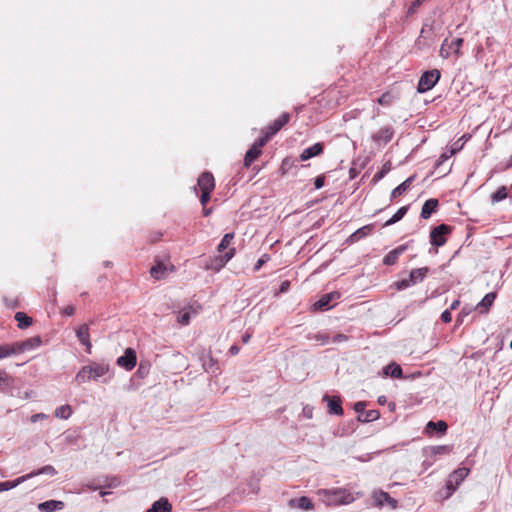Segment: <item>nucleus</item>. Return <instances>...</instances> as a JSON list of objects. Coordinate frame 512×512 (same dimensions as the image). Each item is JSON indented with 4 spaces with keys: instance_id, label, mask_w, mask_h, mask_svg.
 I'll use <instances>...</instances> for the list:
<instances>
[{
    "instance_id": "obj_1",
    "label": "nucleus",
    "mask_w": 512,
    "mask_h": 512,
    "mask_svg": "<svg viewBox=\"0 0 512 512\" xmlns=\"http://www.w3.org/2000/svg\"><path fill=\"white\" fill-rule=\"evenodd\" d=\"M108 371L109 366L107 364L92 363L82 367L76 374L75 380L79 383H84L91 379L97 381L99 378L107 374Z\"/></svg>"
},
{
    "instance_id": "obj_2",
    "label": "nucleus",
    "mask_w": 512,
    "mask_h": 512,
    "mask_svg": "<svg viewBox=\"0 0 512 512\" xmlns=\"http://www.w3.org/2000/svg\"><path fill=\"white\" fill-rule=\"evenodd\" d=\"M323 501L328 506L345 505L354 501L353 495L345 489L324 490Z\"/></svg>"
},
{
    "instance_id": "obj_3",
    "label": "nucleus",
    "mask_w": 512,
    "mask_h": 512,
    "mask_svg": "<svg viewBox=\"0 0 512 512\" xmlns=\"http://www.w3.org/2000/svg\"><path fill=\"white\" fill-rule=\"evenodd\" d=\"M370 506L378 509L387 508L389 510H395L398 508V501L390 496L389 493L383 490H374L370 497Z\"/></svg>"
},
{
    "instance_id": "obj_4",
    "label": "nucleus",
    "mask_w": 512,
    "mask_h": 512,
    "mask_svg": "<svg viewBox=\"0 0 512 512\" xmlns=\"http://www.w3.org/2000/svg\"><path fill=\"white\" fill-rule=\"evenodd\" d=\"M428 272V267L412 269L410 271L409 277L406 279L396 281L394 283V287L397 290H404L410 286L416 285L424 280Z\"/></svg>"
},
{
    "instance_id": "obj_5",
    "label": "nucleus",
    "mask_w": 512,
    "mask_h": 512,
    "mask_svg": "<svg viewBox=\"0 0 512 512\" xmlns=\"http://www.w3.org/2000/svg\"><path fill=\"white\" fill-rule=\"evenodd\" d=\"M440 79V71L432 69L425 71L419 79L417 90L419 93H424L431 90Z\"/></svg>"
},
{
    "instance_id": "obj_6",
    "label": "nucleus",
    "mask_w": 512,
    "mask_h": 512,
    "mask_svg": "<svg viewBox=\"0 0 512 512\" xmlns=\"http://www.w3.org/2000/svg\"><path fill=\"white\" fill-rule=\"evenodd\" d=\"M451 231V226L447 224L434 227L430 232V243L436 247L443 246L446 243V235L450 234Z\"/></svg>"
},
{
    "instance_id": "obj_7",
    "label": "nucleus",
    "mask_w": 512,
    "mask_h": 512,
    "mask_svg": "<svg viewBox=\"0 0 512 512\" xmlns=\"http://www.w3.org/2000/svg\"><path fill=\"white\" fill-rule=\"evenodd\" d=\"M137 363L136 352L133 348H127L122 356L117 359V365L127 371H131Z\"/></svg>"
},
{
    "instance_id": "obj_8",
    "label": "nucleus",
    "mask_w": 512,
    "mask_h": 512,
    "mask_svg": "<svg viewBox=\"0 0 512 512\" xmlns=\"http://www.w3.org/2000/svg\"><path fill=\"white\" fill-rule=\"evenodd\" d=\"M394 135V130L390 126L382 127L379 131L372 135V141L378 145L383 146L391 141Z\"/></svg>"
},
{
    "instance_id": "obj_9",
    "label": "nucleus",
    "mask_w": 512,
    "mask_h": 512,
    "mask_svg": "<svg viewBox=\"0 0 512 512\" xmlns=\"http://www.w3.org/2000/svg\"><path fill=\"white\" fill-rule=\"evenodd\" d=\"M14 344L18 355L25 351H30L39 347L42 344V339L40 336H33L26 340L15 342Z\"/></svg>"
},
{
    "instance_id": "obj_10",
    "label": "nucleus",
    "mask_w": 512,
    "mask_h": 512,
    "mask_svg": "<svg viewBox=\"0 0 512 512\" xmlns=\"http://www.w3.org/2000/svg\"><path fill=\"white\" fill-rule=\"evenodd\" d=\"M340 293L337 291H333L327 294H324L320 297L318 301L314 303V308L318 310H328L333 307L331 304L333 301H336L340 298Z\"/></svg>"
},
{
    "instance_id": "obj_11",
    "label": "nucleus",
    "mask_w": 512,
    "mask_h": 512,
    "mask_svg": "<svg viewBox=\"0 0 512 512\" xmlns=\"http://www.w3.org/2000/svg\"><path fill=\"white\" fill-rule=\"evenodd\" d=\"M323 400L327 401V403H328V413L329 414H333V415H337V416L343 415L344 411L342 408V401L339 396L330 397L328 395H324Z\"/></svg>"
},
{
    "instance_id": "obj_12",
    "label": "nucleus",
    "mask_w": 512,
    "mask_h": 512,
    "mask_svg": "<svg viewBox=\"0 0 512 512\" xmlns=\"http://www.w3.org/2000/svg\"><path fill=\"white\" fill-rule=\"evenodd\" d=\"M200 360L202 362V368L205 372L217 375L219 373V367L216 365V361L211 356L210 352H203Z\"/></svg>"
},
{
    "instance_id": "obj_13",
    "label": "nucleus",
    "mask_w": 512,
    "mask_h": 512,
    "mask_svg": "<svg viewBox=\"0 0 512 512\" xmlns=\"http://www.w3.org/2000/svg\"><path fill=\"white\" fill-rule=\"evenodd\" d=\"M408 249V244H402L395 249L391 250L383 258V264L387 266L394 265L399 257Z\"/></svg>"
},
{
    "instance_id": "obj_14",
    "label": "nucleus",
    "mask_w": 512,
    "mask_h": 512,
    "mask_svg": "<svg viewBox=\"0 0 512 512\" xmlns=\"http://www.w3.org/2000/svg\"><path fill=\"white\" fill-rule=\"evenodd\" d=\"M76 336L79 340V342L86 347V351L88 353L91 352L92 344L90 341V334H89V326L88 324H83L79 326L76 329Z\"/></svg>"
},
{
    "instance_id": "obj_15",
    "label": "nucleus",
    "mask_w": 512,
    "mask_h": 512,
    "mask_svg": "<svg viewBox=\"0 0 512 512\" xmlns=\"http://www.w3.org/2000/svg\"><path fill=\"white\" fill-rule=\"evenodd\" d=\"M288 506L292 509H299V510H303V511H308V510L313 509L312 501L306 496H301L299 498H291L288 501Z\"/></svg>"
},
{
    "instance_id": "obj_16",
    "label": "nucleus",
    "mask_w": 512,
    "mask_h": 512,
    "mask_svg": "<svg viewBox=\"0 0 512 512\" xmlns=\"http://www.w3.org/2000/svg\"><path fill=\"white\" fill-rule=\"evenodd\" d=\"M198 186L201 191L212 192L215 188L213 175L210 172H203L198 178Z\"/></svg>"
},
{
    "instance_id": "obj_17",
    "label": "nucleus",
    "mask_w": 512,
    "mask_h": 512,
    "mask_svg": "<svg viewBox=\"0 0 512 512\" xmlns=\"http://www.w3.org/2000/svg\"><path fill=\"white\" fill-rule=\"evenodd\" d=\"M56 474H57V471L52 465H46L40 469L33 470L32 472H30L27 475L18 477L15 480H29L30 478H33V477H36L39 475H46V476L53 477Z\"/></svg>"
},
{
    "instance_id": "obj_18",
    "label": "nucleus",
    "mask_w": 512,
    "mask_h": 512,
    "mask_svg": "<svg viewBox=\"0 0 512 512\" xmlns=\"http://www.w3.org/2000/svg\"><path fill=\"white\" fill-rule=\"evenodd\" d=\"M461 482H446L444 490H439L435 494L436 501L448 499L457 489Z\"/></svg>"
},
{
    "instance_id": "obj_19",
    "label": "nucleus",
    "mask_w": 512,
    "mask_h": 512,
    "mask_svg": "<svg viewBox=\"0 0 512 512\" xmlns=\"http://www.w3.org/2000/svg\"><path fill=\"white\" fill-rule=\"evenodd\" d=\"M290 120V114L289 113H283L279 118L273 121L271 125L267 127V132L270 135H275L278 131L282 129Z\"/></svg>"
},
{
    "instance_id": "obj_20",
    "label": "nucleus",
    "mask_w": 512,
    "mask_h": 512,
    "mask_svg": "<svg viewBox=\"0 0 512 512\" xmlns=\"http://www.w3.org/2000/svg\"><path fill=\"white\" fill-rule=\"evenodd\" d=\"M324 146L322 143H315L314 145L304 149L300 154L301 161L309 160L315 156L323 153Z\"/></svg>"
},
{
    "instance_id": "obj_21",
    "label": "nucleus",
    "mask_w": 512,
    "mask_h": 512,
    "mask_svg": "<svg viewBox=\"0 0 512 512\" xmlns=\"http://www.w3.org/2000/svg\"><path fill=\"white\" fill-rule=\"evenodd\" d=\"M172 505L166 497H161L155 501L146 512H171Z\"/></svg>"
},
{
    "instance_id": "obj_22",
    "label": "nucleus",
    "mask_w": 512,
    "mask_h": 512,
    "mask_svg": "<svg viewBox=\"0 0 512 512\" xmlns=\"http://www.w3.org/2000/svg\"><path fill=\"white\" fill-rule=\"evenodd\" d=\"M496 293L495 292H489L487 293L483 299L477 304L476 309L480 313H487L490 309V307L493 305L495 299H496Z\"/></svg>"
},
{
    "instance_id": "obj_23",
    "label": "nucleus",
    "mask_w": 512,
    "mask_h": 512,
    "mask_svg": "<svg viewBox=\"0 0 512 512\" xmlns=\"http://www.w3.org/2000/svg\"><path fill=\"white\" fill-rule=\"evenodd\" d=\"M64 508V503L57 500H48L38 504V510L41 512H54Z\"/></svg>"
},
{
    "instance_id": "obj_24",
    "label": "nucleus",
    "mask_w": 512,
    "mask_h": 512,
    "mask_svg": "<svg viewBox=\"0 0 512 512\" xmlns=\"http://www.w3.org/2000/svg\"><path fill=\"white\" fill-rule=\"evenodd\" d=\"M438 207V200L431 198L424 202L421 210V218L428 219L431 217L432 213L436 211Z\"/></svg>"
},
{
    "instance_id": "obj_25",
    "label": "nucleus",
    "mask_w": 512,
    "mask_h": 512,
    "mask_svg": "<svg viewBox=\"0 0 512 512\" xmlns=\"http://www.w3.org/2000/svg\"><path fill=\"white\" fill-rule=\"evenodd\" d=\"M383 373L386 376H390L392 378H397V379H402L404 377L401 366L395 362H392V363L388 364L387 366H385L383 368Z\"/></svg>"
},
{
    "instance_id": "obj_26",
    "label": "nucleus",
    "mask_w": 512,
    "mask_h": 512,
    "mask_svg": "<svg viewBox=\"0 0 512 512\" xmlns=\"http://www.w3.org/2000/svg\"><path fill=\"white\" fill-rule=\"evenodd\" d=\"M372 229H373V225L372 224L365 225V226L357 229L354 233H352L349 236L348 241L350 243L357 242L360 239H362V238L366 237L367 235H369L371 233Z\"/></svg>"
},
{
    "instance_id": "obj_27",
    "label": "nucleus",
    "mask_w": 512,
    "mask_h": 512,
    "mask_svg": "<svg viewBox=\"0 0 512 512\" xmlns=\"http://www.w3.org/2000/svg\"><path fill=\"white\" fill-rule=\"evenodd\" d=\"M414 180V176L408 177L405 181H403L400 185L392 190L391 198H396L404 194L407 189L411 186Z\"/></svg>"
},
{
    "instance_id": "obj_28",
    "label": "nucleus",
    "mask_w": 512,
    "mask_h": 512,
    "mask_svg": "<svg viewBox=\"0 0 512 512\" xmlns=\"http://www.w3.org/2000/svg\"><path fill=\"white\" fill-rule=\"evenodd\" d=\"M447 429H448V425L443 420H439L437 422L429 421L426 425L427 432L437 431L440 434H444L447 431Z\"/></svg>"
},
{
    "instance_id": "obj_29",
    "label": "nucleus",
    "mask_w": 512,
    "mask_h": 512,
    "mask_svg": "<svg viewBox=\"0 0 512 512\" xmlns=\"http://www.w3.org/2000/svg\"><path fill=\"white\" fill-rule=\"evenodd\" d=\"M261 154V150H258L253 145L248 149L244 157V166L249 167Z\"/></svg>"
},
{
    "instance_id": "obj_30",
    "label": "nucleus",
    "mask_w": 512,
    "mask_h": 512,
    "mask_svg": "<svg viewBox=\"0 0 512 512\" xmlns=\"http://www.w3.org/2000/svg\"><path fill=\"white\" fill-rule=\"evenodd\" d=\"M15 320L18 322L20 329L28 328L32 324V318L24 312H17L15 314Z\"/></svg>"
},
{
    "instance_id": "obj_31",
    "label": "nucleus",
    "mask_w": 512,
    "mask_h": 512,
    "mask_svg": "<svg viewBox=\"0 0 512 512\" xmlns=\"http://www.w3.org/2000/svg\"><path fill=\"white\" fill-rule=\"evenodd\" d=\"M409 206H403L397 210V212L384 223V227L391 226L400 221L407 213Z\"/></svg>"
},
{
    "instance_id": "obj_32",
    "label": "nucleus",
    "mask_w": 512,
    "mask_h": 512,
    "mask_svg": "<svg viewBox=\"0 0 512 512\" xmlns=\"http://www.w3.org/2000/svg\"><path fill=\"white\" fill-rule=\"evenodd\" d=\"M379 417L380 413L378 410H368L358 415V421L368 423L377 420Z\"/></svg>"
},
{
    "instance_id": "obj_33",
    "label": "nucleus",
    "mask_w": 512,
    "mask_h": 512,
    "mask_svg": "<svg viewBox=\"0 0 512 512\" xmlns=\"http://www.w3.org/2000/svg\"><path fill=\"white\" fill-rule=\"evenodd\" d=\"M12 355H17L14 343L0 345V359H4Z\"/></svg>"
},
{
    "instance_id": "obj_34",
    "label": "nucleus",
    "mask_w": 512,
    "mask_h": 512,
    "mask_svg": "<svg viewBox=\"0 0 512 512\" xmlns=\"http://www.w3.org/2000/svg\"><path fill=\"white\" fill-rule=\"evenodd\" d=\"M246 487L249 488L248 494H257L260 490L259 482H240V486L237 487L238 490L242 492H246Z\"/></svg>"
},
{
    "instance_id": "obj_35",
    "label": "nucleus",
    "mask_w": 512,
    "mask_h": 512,
    "mask_svg": "<svg viewBox=\"0 0 512 512\" xmlns=\"http://www.w3.org/2000/svg\"><path fill=\"white\" fill-rule=\"evenodd\" d=\"M507 196H508L507 187L501 186L491 195V202L497 203L499 201L506 199Z\"/></svg>"
},
{
    "instance_id": "obj_36",
    "label": "nucleus",
    "mask_w": 512,
    "mask_h": 512,
    "mask_svg": "<svg viewBox=\"0 0 512 512\" xmlns=\"http://www.w3.org/2000/svg\"><path fill=\"white\" fill-rule=\"evenodd\" d=\"M72 413L70 405H62L55 410V417L60 419H68Z\"/></svg>"
},
{
    "instance_id": "obj_37",
    "label": "nucleus",
    "mask_w": 512,
    "mask_h": 512,
    "mask_svg": "<svg viewBox=\"0 0 512 512\" xmlns=\"http://www.w3.org/2000/svg\"><path fill=\"white\" fill-rule=\"evenodd\" d=\"M464 40L462 38H453L449 40L448 49H451V51L456 54L460 55V48L463 45Z\"/></svg>"
},
{
    "instance_id": "obj_38",
    "label": "nucleus",
    "mask_w": 512,
    "mask_h": 512,
    "mask_svg": "<svg viewBox=\"0 0 512 512\" xmlns=\"http://www.w3.org/2000/svg\"><path fill=\"white\" fill-rule=\"evenodd\" d=\"M233 238H234V234L233 233H226L223 236L222 240L220 241V243H219V245L217 247L218 251L219 252L225 251L229 247V245L231 244V241L233 240Z\"/></svg>"
},
{
    "instance_id": "obj_39",
    "label": "nucleus",
    "mask_w": 512,
    "mask_h": 512,
    "mask_svg": "<svg viewBox=\"0 0 512 512\" xmlns=\"http://www.w3.org/2000/svg\"><path fill=\"white\" fill-rule=\"evenodd\" d=\"M469 473V468L460 467L452 473L451 477L453 478L452 480H465V478L468 477Z\"/></svg>"
},
{
    "instance_id": "obj_40",
    "label": "nucleus",
    "mask_w": 512,
    "mask_h": 512,
    "mask_svg": "<svg viewBox=\"0 0 512 512\" xmlns=\"http://www.w3.org/2000/svg\"><path fill=\"white\" fill-rule=\"evenodd\" d=\"M12 377L5 372H0V390L4 391L12 385Z\"/></svg>"
},
{
    "instance_id": "obj_41",
    "label": "nucleus",
    "mask_w": 512,
    "mask_h": 512,
    "mask_svg": "<svg viewBox=\"0 0 512 512\" xmlns=\"http://www.w3.org/2000/svg\"><path fill=\"white\" fill-rule=\"evenodd\" d=\"M309 340L316 341L319 345H326L329 343V336L321 333L308 335Z\"/></svg>"
},
{
    "instance_id": "obj_42",
    "label": "nucleus",
    "mask_w": 512,
    "mask_h": 512,
    "mask_svg": "<svg viewBox=\"0 0 512 512\" xmlns=\"http://www.w3.org/2000/svg\"><path fill=\"white\" fill-rule=\"evenodd\" d=\"M165 267L161 264H157L150 269V274L155 279H161L164 275Z\"/></svg>"
},
{
    "instance_id": "obj_43",
    "label": "nucleus",
    "mask_w": 512,
    "mask_h": 512,
    "mask_svg": "<svg viewBox=\"0 0 512 512\" xmlns=\"http://www.w3.org/2000/svg\"><path fill=\"white\" fill-rule=\"evenodd\" d=\"M451 449L452 448L448 445H438V446L431 447V453L433 455L446 454V453H449L451 451Z\"/></svg>"
},
{
    "instance_id": "obj_44",
    "label": "nucleus",
    "mask_w": 512,
    "mask_h": 512,
    "mask_svg": "<svg viewBox=\"0 0 512 512\" xmlns=\"http://www.w3.org/2000/svg\"><path fill=\"white\" fill-rule=\"evenodd\" d=\"M272 137L267 131L264 136L260 137L258 140L255 141L253 144L254 147H256L258 150H261L262 147L269 141V139Z\"/></svg>"
},
{
    "instance_id": "obj_45",
    "label": "nucleus",
    "mask_w": 512,
    "mask_h": 512,
    "mask_svg": "<svg viewBox=\"0 0 512 512\" xmlns=\"http://www.w3.org/2000/svg\"><path fill=\"white\" fill-rule=\"evenodd\" d=\"M448 44H449V39H445L441 45V48H440V56L442 58H448L450 56L451 53H453L451 51V49H448Z\"/></svg>"
},
{
    "instance_id": "obj_46",
    "label": "nucleus",
    "mask_w": 512,
    "mask_h": 512,
    "mask_svg": "<svg viewBox=\"0 0 512 512\" xmlns=\"http://www.w3.org/2000/svg\"><path fill=\"white\" fill-rule=\"evenodd\" d=\"M235 254V249L231 248L221 257L219 267L224 266Z\"/></svg>"
},
{
    "instance_id": "obj_47",
    "label": "nucleus",
    "mask_w": 512,
    "mask_h": 512,
    "mask_svg": "<svg viewBox=\"0 0 512 512\" xmlns=\"http://www.w3.org/2000/svg\"><path fill=\"white\" fill-rule=\"evenodd\" d=\"M426 0H414L407 10L408 15L414 14Z\"/></svg>"
},
{
    "instance_id": "obj_48",
    "label": "nucleus",
    "mask_w": 512,
    "mask_h": 512,
    "mask_svg": "<svg viewBox=\"0 0 512 512\" xmlns=\"http://www.w3.org/2000/svg\"><path fill=\"white\" fill-rule=\"evenodd\" d=\"M190 318H191L190 312L185 310L182 313H180V315L178 317V322L182 325H188L190 323Z\"/></svg>"
},
{
    "instance_id": "obj_49",
    "label": "nucleus",
    "mask_w": 512,
    "mask_h": 512,
    "mask_svg": "<svg viewBox=\"0 0 512 512\" xmlns=\"http://www.w3.org/2000/svg\"><path fill=\"white\" fill-rule=\"evenodd\" d=\"M391 101H392V96L389 93H385V94L381 95L377 100V102L383 106H389L391 104Z\"/></svg>"
},
{
    "instance_id": "obj_50",
    "label": "nucleus",
    "mask_w": 512,
    "mask_h": 512,
    "mask_svg": "<svg viewBox=\"0 0 512 512\" xmlns=\"http://www.w3.org/2000/svg\"><path fill=\"white\" fill-rule=\"evenodd\" d=\"M456 152L455 149H451L449 152H444L440 155L439 159L437 160V166L444 163L446 160H448L452 155H454Z\"/></svg>"
},
{
    "instance_id": "obj_51",
    "label": "nucleus",
    "mask_w": 512,
    "mask_h": 512,
    "mask_svg": "<svg viewBox=\"0 0 512 512\" xmlns=\"http://www.w3.org/2000/svg\"><path fill=\"white\" fill-rule=\"evenodd\" d=\"M270 259L269 255L267 254H263L259 259L258 261L256 262V264L254 265V271H258L260 270V268Z\"/></svg>"
},
{
    "instance_id": "obj_52",
    "label": "nucleus",
    "mask_w": 512,
    "mask_h": 512,
    "mask_svg": "<svg viewBox=\"0 0 512 512\" xmlns=\"http://www.w3.org/2000/svg\"><path fill=\"white\" fill-rule=\"evenodd\" d=\"M20 482H0V492L10 490L17 486Z\"/></svg>"
},
{
    "instance_id": "obj_53",
    "label": "nucleus",
    "mask_w": 512,
    "mask_h": 512,
    "mask_svg": "<svg viewBox=\"0 0 512 512\" xmlns=\"http://www.w3.org/2000/svg\"><path fill=\"white\" fill-rule=\"evenodd\" d=\"M210 194H211V192L201 191L200 203L203 206H205L209 202V200L211 198Z\"/></svg>"
},
{
    "instance_id": "obj_54",
    "label": "nucleus",
    "mask_w": 512,
    "mask_h": 512,
    "mask_svg": "<svg viewBox=\"0 0 512 512\" xmlns=\"http://www.w3.org/2000/svg\"><path fill=\"white\" fill-rule=\"evenodd\" d=\"M365 406H366L365 402H362V401L356 402L354 404V410H355V412L358 413V415L363 414V412L365 411Z\"/></svg>"
},
{
    "instance_id": "obj_55",
    "label": "nucleus",
    "mask_w": 512,
    "mask_h": 512,
    "mask_svg": "<svg viewBox=\"0 0 512 512\" xmlns=\"http://www.w3.org/2000/svg\"><path fill=\"white\" fill-rule=\"evenodd\" d=\"M441 320L444 323H449L452 320L451 311L449 309H446L441 314Z\"/></svg>"
},
{
    "instance_id": "obj_56",
    "label": "nucleus",
    "mask_w": 512,
    "mask_h": 512,
    "mask_svg": "<svg viewBox=\"0 0 512 512\" xmlns=\"http://www.w3.org/2000/svg\"><path fill=\"white\" fill-rule=\"evenodd\" d=\"M325 184V177L323 175L316 177L314 181V186L316 189H320Z\"/></svg>"
},
{
    "instance_id": "obj_57",
    "label": "nucleus",
    "mask_w": 512,
    "mask_h": 512,
    "mask_svg": "<svg viewBox=\"0 0 512 512\" xmlns=\"http://www.w3.org/2000/svg\"><path fill=\"white\" fill-rule=\"evenodd\" d=\"M48 416L44 413H37V414H34L30 417V421L32 423H36L38 422L39 420H43V419H46Z\"/></svg>"
},
{
    "instance_id": "obj_58",
    "label": "nucleus",
    "mask_w": 512,
    "mask_h": 512,
    "mask_svg": "<svg viewBox=\"0 0 512 512\" xmlns=\"http://www.w3.org/2000/svg\"><path fill=\"white\" fill-rule=\"evenodd\" d=\"M469 313H470V311H469V310H466L465 308H463V309L460 311V313H459V315H458V317H457V320H456V321H457V323H458V324H462L464 317L468 316V315H469Z\"/></svg>"
},
{
    "instance_id": "obj_59",
    "label": "nucleus",
    "mask_w": 512,
    "mask_h": 512,
    "mask_svg": "<svg viewBox=\"0 0 512 512\" xmlns=\"http://www.w3.org/2000/svg\"><path fill=\"white\" fill-rule=\"evenodd\" d=\"M75 313V308L72 305H68L63 309V314L66 316H72Z\"/></svg>"
},
{
    "instance_id": "obj_60",
    "label": "nucleus",
    "mask_w": 512,
    "mask_h": 512,
    "mask_svg": "<svg viewBox=\"0 0 512 512\" xmlns=\"http://www.w3.org/2000/svg\"><path fill=\"white\" fill-rule=\"evenodd\" d=\"M148 373V369L146 366H144L142 363L139 364V367L137 369V374H139L141 377H144Z\"/></svg>"
},
{
    "instance_id": "obj_61",
    "label": "nucleus",
    "mask_w": 512,
    "mask_h": 512,
    "mask_svg": "<svg viewBox=\"0 0 512 512\" xmlns=\"http://www.w3.org/2000/svg\"><path fill=\"white\" fill-rule=\"evenodd\" d=\"M346 339H347L346 335H344V334H337L333 338V342H342V341H345Z\"/></svg>"
},
{
    "instance_id": "obj_62",
    "label": "nucleus",
    "mask_w": 512,
    "mask_h": 512,
    "mask_svg": "<svg viewBox=\"0 0 512 512\" xmlns=\"http://www.w3.org/2000/svg\"><path fill=\"white\" fill-rule=\"evenodd\" d=\"M239 351H240V348H239V346H237V345H232V346L230 347V349H229V353H230L232 356L237 355V354L239 353Z\"/></svg>"
},
{
    "instance_id": "obj_63",
    "label": "nucleus",
    "mask_w": 512,
    "mask_h": 512,
    "mask_svg": "<svg viewBox=\"0 0 512 512\" xmlns=\"http://www.w3.org/2000/svg\"><path fill=\"white\" fill-rule=\"evenodd\" d=\"M290 286V282L289 281H284L282 282L281 286H280V292H286L288 290Z\"/></svg>"
},
{
    "instance_id": "obj_64",
    "label": "nucleus",
    "mask_w": 512,
    "mask_h": 512,
    "mask_svg": "<svg viewBox=\"0 0 512 512\" xmlns=\"http://www.w3.org/2000/svg\"><path fill=\"white\" fill-rule=\"evenodd\" d=\"M460 305V301L458 299L454 300L450 307H449V310L452 311V310H456Z\"/></svg>"
}]
</instances>
